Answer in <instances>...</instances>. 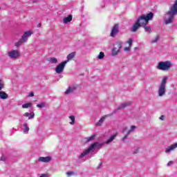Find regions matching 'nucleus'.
Masks as SVG:
<instances>
[{
	"label": "nucleus",
	"instance_id": "nucleus-16",
	"mask_svg": "<svg viewBox=\"0 0 177 177\" xmlns=\"http://www.w3.org/2000/svg\"><path fill=\"white\" fill-rule=\"evenodd\" d=\"M23 127V132L24 133H25V135H27V133H28V132L30 131V127H28V124L27 122H24Z\"/></svg>",
	"mask_w": 177,
	"mask_h": 177
},
{
	"label": "nucleus",
	"instance_id": "nucleus-20",
	"mask_svg": "<svg viewBox=\"0 0 177 177\" xmlns=\"http://www.w3.org/2000/svg\"><path fill=\"white\" fill-rule=\"evenodd\" d=\"M47 60L51 63V64H57V58L56 57H49L47 59Z\"/></svg>",
	"mask_w": 177,
	"mask_h": 177
},
{
	"label": "nucleus",
	"instance_id": "nucleus-41",
	"mask_svg": "<svg viewBox=\"0 0 177 177\" xmlns=\"http://www.w3.org/2000/svg\"><path fill=\"white\" fill-rule=\"evenodd\" d=\"M66 174L68 175V176H71V175H73L72 172H67Z\"/></svg>",
	"mask_w": 177,
	"mask_h": 177
},
{
	"label": "nucleus",
	"instance_id": "nucleus-32",
	"mask_svg": "<svg viewBox=\"0 0 177 177\" xmlns=\"http://www.w3.org/2000/svg\"><path fill=\"white\" fill-rule=\"evenodd\" d=\"M35 116V114H34V113H30L28 120H32V118H34Z\"/></svg>",
	"mask_w": 177,
	"mask_h": 177
},
{
	"label": "nucleus",
	"instance_id": "nucleus-30",
	"mask_svg": "<svg viewBox=\"0 0 177 177\" xmlns=\"http://www.w3.org/2000/svg\"><path fill=\"white\" fill-rule=\"evenodd\" d=\"M136 129V127L131 126V129L127 132V135H129V133H131V132L135 131Z\"/></svg>",
	"mask_w": 177,
	"mask_h": 177
},
{
	"label": "nucleus",
	"instance_id": "nucleus-39",
	"mask_svg": "<svg viewBox=\"0 0 177 177\" xmlns=\"http://www.w3.org/2000/svg\"><path fill=\"white\" fill-rule=\"evenodd\" d=\"M160 120H161L162 121H164V120L165 119V117L164 115L160 116Z\"/></svg>",
	"mask_w": 177,
	"mask_h": 177
},
{
	"label": "nucleus",
	"instance_id": "nucleus-40",
	"mask_svg": "<svg viewBox=\"0 0 177 177\" xmlns=\"http://www.w3.org/2000/svg\"><path fill=\"white\" fill-rule=\"evenodd\" d=\"M139 152V148H137L136 149H135V151H133L134 154H136L137 153Z\"/></svg>",
	"mask_w": 177,
	"mask_h": 177
},
{
	"label": "nucleus",
	"instance_id": "nucleus-36",
	"mask_svg": "<svg viewBox=\"0 0 177 177\" xmlns=\"http://www.w3.org/2000/svg\"><path fill=\"white\" fill-rule=\"evenodd\" d=\"M32 96H34V93L30 92L28 95V97H32Z\"/></svg>",
	"mask_w": 177,
	"mask_h": 177
},
{
	"label": "nucleus",
	"instance_id": "nucleus-14",
	"mask_svg": "<svg viewBox=\"0 0 177 177\" xmlns=\"http://www.w3.org/2000/svg\"><path fill=\"white\" fill-rule=\"evenodd\" d=\"M176 148H177V142H175L174 144L166 148L165 153H169L171 151H174V150H175V149Z\"/></svg>",
	"mask_w": 177,
	"mask_h": 177
},
{
	"label": "nucleus",
	"instance_id": "nucleus-3",
	"mask_svg": "<svg viewBox=\"0 0 177 177\" xmlns=\"http://www.w3.org/2000/svg\"><path fill=\"white\" fill-rule=\"evenodd\" d=\"M167 82H168V76L164 77L158 86V95L159 97L165 96V94L167 93Z\"/></svg>",
	"mask_w": 177,
	"mask_h": 177
},
{
	"label": "nucleus",
	"instance_id": "nucleus-15",
	"mask_svg": "<svg viewBox=\"0 0 177 177\" xmlns=\"http://www.w3.org/2000/svg\"><path fill=\"white\" fill-rule=\"evenodd\" d=\"M39 161L41 162H50V161H52V156L39 157Z\"/></svg>",
	"mask_w": 177,
	"mask_h": 177
},
{
	"label": "nucleus",
	"instance_id": "nucleus-7",
	"mask_svg": "<svg viewBox=\"0 0 177 177\" xmlns=\"http://www.w3.org/2000/svg\"><path fill=\"white\" fill-rule=\"evenodd\" d=\"M124 43L121 41H118L113 44V48L111 50V55L117 56L121 52V49L122 48V45Z\"/></svg>",
	"mask_w": 177,
	"mask_h": 177
},
{
	"label": "nucleus",
	"instance_id": "nucleus-8",
	"mask_svg": "<svg viewBox=\"0 0 177 177\" xmlns=\"http://www.w3.org/2000/svg\"><path fill=\"white\" fill-rule=\"evenodd\" d=\"M5 88V83L0 79V99L2 100H6L9 97V95L5 91H1Z\"/></svg>",
	"mask_w": 177,
	"mask_h": 177
},
{
	"label": "nucleus",
	"instance_id": "nucleus-26",
	"mask_svg": "<svg viewBox=\"0 0 177 177\" xmlns=\"http://www.w3.org/2000/svg\"><path fill=\"white\" fill-rule=\"evenodd\" d=\"M158 39H160V36L157 35L151 40V44H156V42H158Z\"/></svg>",
	"mask_w": 177,
	"mask_h": 177
},
{
	"label": "nucleus",
	"instance_id": "nucleus-44",
	"mask_svg": "<svg viewBox=\"0 0 177 177\" xmlns=\"http://www.w3.org/2000/svg\"><path fill=\"white\" fill-rule=\"evenodd\" d=\"M97 168V169H99L100 168V166H98Z\"/></svg>",
	"mask_w": 177,
	"mask_h": 177
},
{
	"label": "nucleus",
	"instance_id": "nucleus-11",
	"mask_svg": "<svg viewBox=\"0 0 177 177\" xmlns=\"http://www.w3.org/2000/svg\"><path fill=\"white\" fill-rule=\"evenodd\" d=\"M118 32H120V26H118V24H115L112 28L111 32V37H112L113 38H115Z\"/></svg>",
	"mask_w": 177,
	"mask_h": 177
},
{
	"label": "nucleus",
	"instance_id": "nucleus-31",
	"mask_svg": "<svg viewBox=\"0 0 177 177\" xmlns=\"http://www.w3.org/2000/svg\"><path fill=\"white\" fill-rule=\"evenodd\" d=\"M132 42H133V40L132 39H129L127 41V44H129L130 48L132 46Z\"/></svg>",
	"mask_w": 177,
	"mask_h": 177
},
{
	"label": "nucleus",
	"instance_id": "nucleus-34",
	"mask_svg": "<svg viewBox=\"0 0 177 177\" xmlns=\"http://www.w3.org/2000/svg\"><path fill=\"white\" fill-rule=\"evenodd\" d=\"M131 50V47H125L124 48V51L125 52H129Z\"/></svg>",
	"mask_w": 177,
	"mask_h": 177
},
{
	"label": "nucleus",
	"instance_id": "nucleus-27",
	"mask_svg": "<svg viewBox=\"0 0 177 177\" xmlns=\"http://www.w3.org/2000/svg\"><path fill=\"white\" fill-rule=\"evenodd\" d=\"M104 120H105V118H104V117L101 118L100 120H99V122H97L96 125H97V127L102 125V124H103V122L104 121Z\"/></svg>",
	"mask_w": 177,
	"mask_h": 177
},
{
	"label": "nucleus",
	"instance_id": "nucleus-19",
	"mask_svg": "<svg viewBox=\"0 0 177 177\" xmlns=\"http://www.w3.org/2000/svg\"><path fill=\"white\" fill-rule=\"evenodd\" d=\"M71 20H73V16L69 15V16L64 18L63 21L65 24H67L68 23H70V21H71Z\"/></svg>",
	"mask_w": 177,
	"mask_h": 177
},
{
	"label": "nucleus",
	"instance_id": "nucleus-42",
	"mask_svg": "<svg viewBox=\"0 0 177 177\" xmlns=\"http://www.w3.org/2000/svg\"><path fill=\"white\" fill-rule=\"evenodd\" d=\"M127 129H128V128L125 127L124 129H123V132H125V131H127Z\"/></svg>",
	"mask_w": 177,
	"mask_h": 177
},
{
	"label": "nucleus",
	"instance_id": "nucleus-43",
	"mask_svg": "<svg viewBox=\"0 0 177 177\" xmlns=\"http://www.w3.org/2000/svg\"><path fill=\"white\" fill-rule=\"evenodd\" d=\"M38 27H41V24H39Z\"/></svg>",
	"mask_w": 177,
	"mask_h": 177
},
{
	"label": "nucleus",
	"instance_id": "nucleus-17",
	"mask_svg": "<svg viewBox=\"0 0 177 177\" xmlns=\"http://www.w3.org/2000/svg\"><path fill=\"white\" fill-rule=\"evenodd\" d=\"M74 57H75V52L71 53L69 55H68V56L66 57L67 60L64 61V62H66V63H68V61L73 60V59H74Z\"/></svg>",
	"mask_w": 177,
	"mask_h": 177
},
{
	"label": "nucleus",
	"instance_id": "nucleus-22",
	"mask_svg": "<svg viewBox=\"0 0 177 177\" xmlns=\"http://www.w3.org/2000/svg\"><path fill=\"white\" fill-rule=\"evenodd\" d=\"M95 138H96V135L93 134L91 137H88L85 138L86 143H88V142H92V140H95Z\"/></svg>",
	"mask_w": 177,
	"mask_h": 177
},
{
	"label": "nucleus",
	"instance_id": "nucleus-21",
	"mask_svg": "<svg viewBox=\"0 0 177 177\" xmlns=\"http://www.w3.org/2000/svg\"><path fill=\"white\" fill-rule=\"evenodd\" d=\"M142 27L145 29V32H147V34H151V26H149L147 25H145Z\"/></svg>",
	"mask_w": 177,
	"mask_h": 177
},
{
	"label": "nucleus",
	"instance_id": "nucleus-37",
	"mask_svg": "<svg viewBox=\"0 0 177 177\" xmlns=\"http://www.w3.org/2000/svg\"><path fill=\"white\" fill-rule=\"evenodd\" d=\"M24 117H30V113L26 112V113H24Z\"/></svg>",
	"mask_w": 177,
	"mask_h": 177
},
{
	"label": "nucleus",
	"instance_id": "nucleus-33",
	"mask_svg": "<svg viewBox=\"0 0 177 177\" xmlns=\"http://www.w3.org/2000/svg\"><path fill=\"white\" fill-rule=\"evenodd\" d=\"M128 135H129V134L125 135V136H124V138H122V142H124L125 140L128 138Z\"/></svg>",
	"mask_w": 177,
	"mask_h": 177
},
{
	"label": "nucleus",
	"instance_id": "nucleus-9",
	"mask_svg": "<svg viewBox=\"0 0 177 177\" xmlns=\"http://www.w3.org/2000/svg\"><path fill=\"white\" fill-rule=\"evenodd\" d=\"M66 64H67V62L64 61L57 66L55 68V72L57 74H62V73L64 71V67H66Z\"/></svg>",
	"mask_w": 177,
	"mask_h": 177
},
{
	"label": "nucleus",
	"instance_id": "nucleus-29",
	"mask_svg": "<svg viewBox=\"0 0 177 177\" xmlns=\"http://www.w3.org/2000/svg\"><path fill=\"white\" fill-rule=\"evenodd\" d=\"M37 107H38L39 109H42L45 107V102H41L40 104H37Z\"/></svg>",
	"mask_w": 177,
	"mask_h": 177
},
{
	"label": "nucleus",
	"instance_id": "nucleus-35",
	"mask_svg": "<svg viewBox=\"0 0 177 177\" xmlns=\"http://www.w3.org/2000/svg\"><path fill=\"white\" fill-rule=\"evenodd\" d=\"M172 164H174V162L173 161H169L168 163H167V167H171V165H172Z\"/></svg>",
	"mask_w": 177,
	"mask_h": 177
},
{
	"label": "nucleus",
	"instance_id": "nucleus-13",
	"mask_svg": "<svg viewBox=\"0 0 177 177\" xmlns=\"http://www.w3.org/2000/svg\"><path fill=\"white\" fill-rule=\"evenodd\" d=\"M131 105V102H124L121 104L116 109H115L114 113H117L118 110H124L125 107H128V106Z\"/></svg>",
	"mask_w": 177,
	"mask_h": 177
},
{
	"label": "nucleus",
	"instance_id": "nucleus-25",
	"mask_svg": "<svg viewBox=\"0 0 177 177\" xmlns=\"http://www.w3.org/2000/svg\"><path fill=\"white\" fill-rule=\"evenodd\" d=\"M69 118L71 120V122H70L71 125H74V124H75V116L71 115Z\"/></svg>",
	"mask_w": 177,
	"mask_h": 177
},
{
	"label": "nucleus",
	"instance_id": "nucleus-5",
	"mask_svg": "<svg viewBox=\"0 0 177 177\" xmlns=\"http://www.w3.org/2000/svg\"><path fill=\"white\" fill-rule=\"evenodd\" d=\"M103 145L100 144L99 142H94L87 149L84 151L79 156V158H84L85 156H87V154H89L90 151H93L96 147H102Z\"/></svg>",
	"mask_w": 177,
	"mask_h": 177
},
{
	"label": "nucleus",
	"instance_id": "nucleus-1",
	"mask_svg": "<svg viewBox=\"0 0 177 177\" xmlns=\"http://www.w3.org/2000/svg\"><path fill=\"white\" fill-rule=\"evenodd\" d=\"M177 15V0L175 1L174 3L170 8V10L167 12L165 15V24H171L174 23V19Z\"/></svg>",
	"mask_w": 177,
	"mask_h": 177
},
{
	"label": "nucleus",
	"instance_id": "nucleus-18",
	"mask_svg": "<svg viewBox=\"0 0 177 177\" xmlns=\"http://www.w3.org/2000/svg\"><path fill=\"white\" fill-rule=\"evenodd\" d=\"M75 89V87L74 86H70L68 87L66 91H65V95H70V93H73Z\"/></svg>",
	"mask_w": 177,
	"mask_h": 177
},
{
	"label": "nucleus",
	"instance_id": "nucleus-6",
	"mask_svg": "<svg viewBox=\"0 0 177 177\" xmlns=\"http://www.w3.org/2000/svg\"><path fill=\"white\" fill-rule=\"evenodd\" d=\"M31 35H32V31L28 30L25 32L19 41L15 43V46L19 48V46H20L22 44L27 42V41H28V38H30Z\"/></svg>",
	"mask_w": 177,
	"mask_h": 177
},
{
	"label": "nucleus",
	"instance_id": "nucleus-38",
	"mask_svg": "<svg viewBox=\"0 0 177 177\" xmlns=\"http://www.w3.org/2000/svg\"><path fill=\"white\" fill-rule=\"evenodd\" d=\"M5 160H6V158L5 157V156H1V161H5Z\"/></svg>",
	"mask_w": 177,
	"mask_h": 177
},
{
	"label": "nucleus",
	"instance_id": "nucleus-10",
	"mask_svg": "<svg viewBox=\"0 0 177 177\" xmlns=\"http://www.w3.org/2000/svg\"><path fill=\"white\" fill-rule=\"evenodd\" d=\"M8 56L10 57V59H19V57H20V53L19 50H12L8 53Z\"/></svg>",
	"mask_w": 177,
	"mask_h": 177
},
{
	"label": "nucleus",
	"instance_id": "nucleus-23",
	"mask_svg": "<svg viewBox=\"0 0 177 177\" xmlns=\"http://www.w3.org/2000/svg\"><path fill=\"white\" fill-rule=\"evenodd\" d=\"M116 137H117V133H115V134L113 135L112 136H111L110 138L105 142L106 145H109V143H111V142L113 140H114V139H115Z\"/></svg>",
	"mask_w": 177,
	"mask_h": 177
},
{
	"label": "nucleus",
	"instance_id": "nucleus-2",
	"mask_svg": "<svg viewBox=\"0 0 177 177\" xmlns=\"http://www.w3.org/2000/svg\"><path fill=\"white\" fill-rule=\"evenodd\" d=\"M153 16L154 14L153 12L142 15L136 20V21H137L141 27H144V26H147L149 24V20H153Z\"/></svg>",
	"mask_w": 177,
	"mask_h": 177
},
{
	"label": "nucleus",
	"instance_id": "nucleus-28",
	"mask_svg": "<svg viewBox=\"0 0 177 177\" xmlns=\"http://www.w3.org/2000/svg\"><path fill=\"white\" fill-rule=\"evenodd\" d=\"M104 57V53L100 52L99 55L97 56V59H99L100 60H102V59H103Z\"/></svg>",
	"mask_w": 177,
	"mask_h": 177
},
{
	"label": "nucleus",
	"instance_id": "nucleus-4",
	"mask_svg": "<svg viewBox=\"0 0 177 177\" xmlns=\"http://www.w3.org/2000/svg\"><path fill=\"white\" fill-rule=\"evenodd\" d=\"M157 68L161 71H169L172 68V62L170 61L159 62Z\"/></svg>",
	"mask_w": 177,
	"mask_h": 177
},
{
	"label": "nucleus",
	"instance_id": "nucleus-24",
	"mask_svg": "<svg viewBox=\"0 0 177 177\" xmlns=\"http://www.w3.org/2000/svg\"><path fill=\"white\" fill-rule=\"evenodd\" d=\"M28 107H32V103L28 102L22 105V109H28Z\"/></svg>",
	"mask_w": 177,
	"mask_h": 177
},
{
	"label": "nucleus",
	"instance_id": "nucleus-12",
	"mask_svg": "<svg viewBox=\"0 0 177 177\" xmlns=\"http://www.w3.org/2000/svg\"><path fill=\"white\" fill-rule=\"evenodd\" d=\"M142 27L140 24H139L137 21H135V23L133 24L132 27L131 28V32H136Z\"/></svg>",
	"mask_w": 177,
	"mask_h": 177
}]
</instances>
